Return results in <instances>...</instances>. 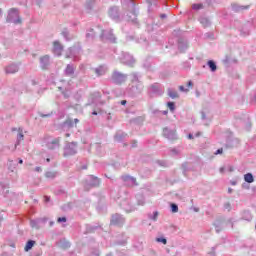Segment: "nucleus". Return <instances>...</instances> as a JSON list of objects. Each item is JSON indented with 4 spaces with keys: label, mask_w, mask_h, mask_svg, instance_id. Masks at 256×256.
Here are the masks:
<instances>
[{
    "label": "nucleus",
    "mask_w": 256,
    "mask_h": 256,
    "mask_svg": "<svg viewBox=\"0 0 256 256\" xmlns=\"http://www.w3.org/2000/svg\"><path fill=\"white\" fill-rule=\"evenodd\" d=\"M92 114L97 115V112H93Z\"/></svg>",
    "instance_id": "c03bdc74"
},
{
    "label": "nucleus",
    "mask_w": 256,
    "mask_h": 256,
    "mask_svg": "<svg viewBox=\"0 0 256 256\" xmlns=\"http://www.w3.org/2000/svg\"><path fill=\"white\" fill-rule=\"evenodd\" d=\"M223 153V148H220L218 149L216 152H215V155H221Z\"/></svg>",
    "instance_id": "a878e982"
},
{
    "label": "nucleus",
    "mask_w": 256,
    "mask_h": 256,
    "mask_svg": "<svg viewBox=\"0 0 256 256\" xmlns=\"http://www.w3.org/2000/svg\"><path fill=\"white\" fill-rule=\"evenodd\" d=\"M188 87H193V82L192 81L188 82Z\"/></svg>",
    "instance_id": "7c9ffc66"
},
{
    "label": "nucleus",
    "mask_w": 256,
    "mask_h": 256,
    "mask_svg": "<svg viewBox=\"0 0 256 256\" xmlns=\"http://www.w3.org/2000/svg\"><path fill=\"white\" fill-rule=\"evenodd\" d=\"M189 139H193V135L192 134H189Z\"/></svg>",
    "instance_id": "58836bf2"
},
{
    "label": "nucleus",
    "mask_w": 256,
    "mask_h": 256,
    "mask_svg": "<svg viewBox=\"0 0 256 256\" xmlns=\"http://www.w3.org/2000/svg\"><path fill=\"white\" fill-rule=\"evenodd\" d=\"M163 134L168 139H175V132H173V131L169 132V129H164Z\"/></svg>",
    "instance_id": "1a4fd4ad"
},
{
    "label": "nucleus",
    "mask_w": 256,
    "mask_h": 256,
    "mask_svg": "<svg viewBox=\"0 0 256 256\" xmlns=\"http://www.w3.org/2000/svg\"><path fill=\"white\" fill-rule=\"evenodd\" d=\"M65 137H70V134H69V133H67V134L65 135Z\"/></svg>",
    "instance_id": "a19ab883"
},
{
    "label": "nucleus",
    "mask_w": 256,
    "mask_h": 256,
    "mask_svg": "<svg viewBox=\"0 0 256 256\" xmlns=\"http://www.w3.org/2000/svg\"><path fill=\"white\" fill-rule=\"evenodd\" d=\"M168 108L170 109V111H175V103L173 102H168Z\"/></svg>",
    "instance_id": "4be33fe9"
},
{
    "label": "nucleus",
    "mask_w": 256,
    "mask_h": 256,
    "mask_svg": "<svg viewBox=\"0 0 256 256\" xmlns=\"http://www.w3.org/2000/svg\"><path fill=\"white\" fill-rule=\"evenodd\" d=\"M32 227H35V221H31Z\"/></svg>",
    "instance_id": "72a5a7b5"
},
{
    "label": "nucleus",
    "mask_w": 256,
    "mask_h": 256,
    "mask_svg": "<svg viewBox=\"0 0 256 256\" xmlns=\"http://www.w3.org/2000/svg\"><path fill=\"white\" fill-rule=\"evenodd\" d=\"M45 201L49 202V197L45 196Z\"/></svg>",
    "instance_id": "e433bc0d"
},
{
    "label": "nucleus",
    "mask_w": 256,
    "mask_h": 256,
    "mask_svg": "<svg viewBox=\"0 0 256 256\" xmlns=\"http://www.w3.org/2000/svg\"><path fill=\"white\" fill-rule=\"evenodd\" d=\"M40 63L42 65V69H47V65H49V55L41 57Z\"/></svg>",
    "instance_id": "6e6552de"
},
{
    "label": "nucleus",
    "mask_w": 256,
    "mask_h": 256,
    "mask_svg": "<svg viewBox=\"0 0 256 256\" xmlns=\"http://www.w3.org/2000/svg\"><path fill=\"white\" fill-rule=\"evenodd\" d=\"M23 139H25V136L23 135V129L19 128L18 135H17V145H19V143H21V141H23Z\"/></svg>",
    "instance_id": "9d476101"
},
{
    "label": "nucleus",
    "mask_w": 256,
    "mask_h": 256,
    "mask_svg": "<svg viewBox=\"0 0 256 256\" xmlns=\"http://www.w3.org/2000/svg\"><path fill=\"white\" fill-rule=\"evenodd\" d=\"M228 193H233V190L231 188H229Z\"/></svg>",
    "instance_id": "c9c22d12"
},
{
    "label": "nucleus",
    "mask_w": 256,
    "mask_h": 256,
    "mask_svg": "<svg viewBox=\"0 0 256 256\" xmlns=\"http://www.w3.org/2000/svg\"><path fill=\"white\" fill-rule=\"evenodd\" d=\"M48 149H57L59 147V138H54L47 142Z\"/></svg>",
    "instance_id": "423d86ee"
},
{
    "label": "nucleus",
    "mask_w": 256,
    "mask_h": 256,
    "mask_svg": "<svg viewBox=\"0 0 256 256\" xmlns=\"http://www.w3.org/2000/svg\"><path fill=\"white\" fill-rule=\"evenodd\" d=\"M62 52H63V46L61 45V43H59V41H55L53 43V53L58 57H60Z\"/></svg>",
    "instance_id": "20e7f679"
},
{
    "label": "nucleus",
    "mask_w": 256,
    "mask_h": 256,
    "mask_svg": "<svg viewBox=\"0 0 256 256\" xmlns=\"http://www.w3.org/2000/svg\"><path fill=\"white\" fill-rule=\"evenodd\" d=\"M73 73H75V68H73L72 65H67L65 74L68 76H71V75H73Z\"/></svg>",
    "instance_id": "ddd939ff"
},
{
    "label": "nucleus",
    "mask_w": 256,
    "mask_h": 256,
    "mask_svg": "<svg viewBox=\"0 0 256 256\" xmlns=\"http://www.w3.org/2000/svg\"><path fill=\"white\" fill-rule=\"evenodd\" d=\"M45 176L47 179H55L57 177V172H46Z\"/></svg>",
    "instance_id": "a211bd4d"
},
{
    "label": "nucleus",
    "mask_w": 256,
    "mask_h": 256,
    "mask_svg": "<svg viewBox=\"0 0 256 256\" xmlns=\"http://www.w3.org/2000/svg\"><path fill=\"white\" fill-rule=\"evenodd\" d=\"M58 223H67V218H65V217H60V218H58Z\"/></svg>",
    "instance_id": "393cba45"
},
{
    "label": "nucleus",
    "mask_w": 256,
    "mask_h": 256,
    "mask_svg": "<svg viewBox=\"0 0 256 256\" xmlns=\"http://www.w3.org/2000/svg\"><path fill=\"white\" fill-rule=\"evenodd\" d=\"M91 179L93 180L92 186L97 187L99 185V178L92 176Z\"/></svg>",
    "instance_id": "6ab92c4d"
},
{
    "label": "nucleus",
    "mask_w": 256,
    "mask_h": 256,
    "mask_svg": "<svg viewBox=\"0 0 256 256\" xmlns=\"http://www.w3.org/2000/svg\"><path fill=\"white\" fill-rule=\"evenodd\" d=\"M112 79L114 83H123V81H125V75L119 72H114L112 75Z\"/></svg>",
    "instance_id": "39448f33"
},
{
    "label": "nucleus",
    "mask_w": 256,
    "mask_h": 256,
    "mask_svg": "<svg viewBox=\"0 0 256 256\" xmlns=\"http://www.w3.org/2000/svg\"><path fill=\"white\" fill-rule=\"evenodd\" d=\"M69 51H70V53H73V48H70V50H69Z\"/></svg>",
    "instance_id": "ea45409f"
},
{
    "label": "nucleus",
    "mask_w": 256,
    "mask_h": 256,
    "mask_svg": "<svg viewBox=\"0 0 256 256\" xmlns=\"http://www.w3.org/2000/svg\"><path fill=\"white\" fill-rule=\"evenodd\" d=\"M66 57H72V55H67Z\"/></svg>",
    "instance_id": "a18cd8bd"
},
{
    "label": "nucleus",
    "mask_w": 256,
    "mask_h": 256,
    "mask_svg": "<svg viewBox=\"0 0 256 256\" xmlns=\"http://www.w3.org/2000/svg\"><path fill=\"white\" fill-rule=\"evenodd\" d=\"M220 173H225V167L220 168Z\"/></svg>",
    "instance_id": "c756f323"
},
{
    "label": "nucleus",
    "mask_w": 256,
    "mask_h": 256,
    "mask_svg": "<svg viewBox=\"0 0 256 256\" xmlns=\"http://www.w3.org/2000/svg\"><path fill=\"white\" fill-rule=\"evenodd\" d=\"M235 11H243L245 9H249V6H238V7H234Z\"/></svg>",
    "instance_id": "412c9836"
},
{
    "label": "nucleus",
    "mask_w": 256,
    "mask_h": 256,
    "mask_svg": "<svg viewBox=\"0 0 256 256\" xmlns=\"http://www.w3.org/2000/svg\"><path fill=\"white\" fill-rule=\"evenodd\" d=\"M192 9L199 11V9H203V4H193Z\"/></svg>",
    "instance_id": "aec40b11"
},
{
    "label": "nucleus",
    "mask_w": 256,
    "mask_h": 256,
    "mask_svg": "<svg viewBox=\"0 0 256 256\" xmlns=\"http://www.w3.org/2000/svg\"><path fill=\"white\" fill-rule=\"evenodd\" d=\"M75 153H77V144L74 142L67 144L64 149L65 157H67V155H75Z\"/></svg>",
    "instance_id": "f03ea898"
},
{
    "label": "nucleus",
    "mask_w": 256,
    "mask_h": 256,
    "mask_svg": "<svg viewBox=\"0 0 256 256\" xmlns=\"http://www.w3.org/2000/svg\"><path fill=\"white\" fill-rule=\"evenodd\" d=\"M35 171H37V172L41 171V167H36Z\"/></svg>",
    "instance_id": "2f4dec72"
},
{
    "label": "nucleus",
    "mask_w": 256,
    "mask_h": 256,
    "mask_svg": "<svg viewBox=\"0 0 256 256\" xmlns=\"http://www.w3.org/2000/svg\"><path fill=\"white\" fill-rule=\"evenodd\" d=\"M74 123H79V119H74Z\"/></svg>",
    "instance_id": "f704fd0d"
},
{
    "label": "nucleus",
    "mask_w": 256,
    "mask_h": 256,
    "mask_svg": "<svg viewBox=\"0 0 256 256\" xmlns=\"http://www.w3.org/2000/svg\"><path fill=\"white\" fill-rule=\"evenodd\" d=\"M172 213H177L179 211V207L176 204L171 205Z\"/></svg>",
    "instance_id": "5701e85b"
},
{
    "label": "nucleus",
    "mask_w": 256,
    "mask_h": 256,
    "mask_svg": "<svg viewBox=\"0 0 256 256\" xmlns=\"http://www.w3.org/2000/svg\"><path fill=\"white\" fill-rule=\"evenodd\" d=\"M33 245H35V241L33 240L28 241L25 246V251H30V249H33Z\"/></svg>",
    "instance_id": "dca6fc26"
},
{
    "label": "nucleus",
    "mask_w": 256,
    "mask_h": 256,
    "mask_svg": "<svg viewBox=\"0 0 256 256\" xmlns=\"http://www.w3.org/2000/svg\"><path fill=\"white\" fill-rule=\"evenodd\" d=\"M125 223V219L122 218L119 214H114L111 219V225H117L118 227H121Z\"/></svg>",
    "instance_id": "7ed1b4c3"
},
{
    "label": "nucleus",
    "mask_w": 256,
    "mask_h": 256,
    "mask_svg": "<svg viewBox=\"0 0 256 256\" xmlns=\"http://www.w3.org/2000/svg\"><path fill=\"white\" fill-rule=\"evenodd\" d=\"M244 181H246V183H253V181H255V179L253 178V174L251 173L245 174Z\"/></svg>",
    "instance_id": "f8f14e48"
},
{
    "label": "nucleus",
    "mask_w": 256,
    "mask_h": 256,
    "mask_svg": "<svg viewBox=\"0 0 256 256\" xmlns=\"http://www.w3.org/2000/svg\"><path fill=\"white\" fill-rule=\"evenodd\" d=\"M162 17H165V15H162Z\"/></svg>",
    "instance_id": "de8ad7c7"
},
{
    "label": "nucleus",
    "mask_w": 256,
    "mask_h": 256,
    "mask_svg": "<svg viewBox=\"0 0 256 256\" xmlns=\"http://www.w3.org/2000/svg\"><path fill=\"white\" fill-rule=\"evenodd\" d=\"M123 181H130L132 185H137V180L131 176H122Z\"/></svg>",
    "instance_id": "2eb2a0df"
},
{
    "label": "nucleus",
    "mask_w": 256,
    "mask_h": 256,
    "mask_svg": "<svg viewBox=\"0 0 256 256\" xmlns=\"http://www.w3.org/2000/svg\"><path fill=\"white\" fill-rule=\"evenodd\" d=\"M17 71H19V66H17L16 64H12L6 67V73H17Z\"/></svg>",
    "instance_id": "0eeeda50"
},
{
    "label": "nucleus",
    "mask_w": 256,
    "mask_h": 256,
    "mask_svg": "<svg viewBox=\"0 0 256 256\" xmlns=\"http://www.w3.org/2000/svg\"><path fill=\"white\" fill-rule=\"evenodd\" d=\"M156 241L158 243H163V245H167V239L165 238H157Z\"/></svg>",
    "instance_id": "b1692460"
},
{
    "label": "nucleus",
    "mask_w": 256,
    "mask_h": 256,
    "mask_svg": "<svg viewBox=\"0 0 256 256\" xmlns=\"http://www.w3.org/2000/svg\"><path fill=\"white\" fill-rule=\"evenodd\" d=\"M46 161L49 163V161H51V159L47 158Z\"/></svg>",
    "instance_id": "79ce46f5"
},
{
    "label": "nucleus",
    "mask_w": 256,
    "mask_h": 256,
    "mask_svg": "<svg viewBox=\"0 0 256 256\" xmlns=\"http://www.w3.org/2000/svg\"><path fill=\"white\" fill-rule=\"evenodd\" d=\"M157 217H159V212H154L153 220L157 221Z\"/></svg>",
    "instance_id": "bb28decb"
},
{
    "label": "nucleus",
    "mask_w": 256,
    "mask_h": 256,
    "mask_svg": "<svg viewBox=\"0 0 256 256\" xmlns=\"http://www.w3.org/2000/svg\"><path fill=\"white\" fill-rule=\"evenodd\" d=\"M168 95L171 97V99H177L179 97V94H177V91L173 89H168Z\"/></svg>",
    "instance_id": "4468645a"
},
{
    "label": "nucleus",
    "mask_w": 256,
    "mask_h": 256,
    "mask_svg": "<svg viewBox=\"0 0 256 256\" xmlns=\"http://www.w3.org/2000/svg\"><path fill=\"white\" fill-rule=\"evenodd\" d=\"M19 163H20V165H22L23 161H22V160H19Z\"/></svg>",
    "instance_id": "37998d69"
},
{
    "label": "nucleus",
    "mask_w": 256,
    "mask_h": 256,
    "mask_svg": "<svg viewBox=\"0 0 256 256\" xmlns=\"http://www.w3.org/2000/svg\"><path fill=\"white\" fill-rule=\"evenodd\" d=\"M42 117H47V115H42Z\"/></svg>",
    "instance_id": "49530a36"
},
{
    "label": "nucleus",
    "mask_w": 256,
    "mask_h": 256,
    "mask_svg": "<svg viewBox=\"0 0 256 256\" xmlns=\"http://www.w3.org/2000/svg\"><path fill=\"white\" fill-rule=\"evenodd\" d=\"M7 22L14 23L15 25H19V23H21V17L19 16V10L17 8H11L9 10Z\"/></svg>",
    "instance_id": "f257e3e1"
},
{
    "label": "nucleus",
    "mask_w": 256,
    "mask_h": 256,
    "mask_svg": "<svg viewBox=\"0 0 256 256\" xmlns=\"http://www.w3.org/2000/svg\"><path fill=\"white\" fill-rule=\"evenodd\" d=\"M113 11H116V9H115V8H112V9L110 10V13H113Z\"/></svg>",
    "instance_id": "4c0bfd02"
},
{
    "label": "nucleus",
    "mask_w": 256,
    "mask_h": 256,
    "mask_svg": "<svg viewBox=\"0 0 256 256\" xmlns=\"http://www.w3.org/2000/svg\"><path fill=\"white\" fill-rule=\"evenodd\" d=\"M121 105H127V100H122Z\"/></svg>",
    "instance_id": "c85d7f7f"
},
{
    "label": "nucleus",
    "mask_w": 256,
    "mask_h": 256,
    "mask_svg": "<svg viewBox=\"0 0 256 256\" xmlns=\"http://www.w3.org/2000/svg\"><path fill=\"white\" fill-rule=\"evenodd\" d=\"M179 90L180 91H185L187 93V91H189V89H185L184 86H179Z\"/></svg>",
    "instance_id": "cd10ccee"
},
{
    "label": "nucleus",
    "mask_w": 256,
    "mask_h": 256,
    "mask_svg": "<svg viewBox=\"0 0 256 256\" xmlns=\"http://www.w3.org/2000/svg\"><path fill=\"white\" fill-rule=\"evenodd\" d=\"M228 171H230V173L233 172V167L230 166Z\"/></svg>",
    "instance_id": "473e14b6"
},
{
    "label": "nucleus",
    "mask_w": 256,
    "mask_h": 256,
    "mask_svg": "<svg viewBox=\"0 0 256 256\" xmlns=\"http://www.w3.org/2000/svg\"><path fill=\"white\" fill-rule=\"evenodd\" d=\"M208 66L210 67L211 71H217V65L215 64V62H213V60L208 61Z\"/></svg>",
    "instance_id": "f3484780"
},
{
    "label": "nucleus",
    "mask_w": 256,
    "mask_h": 256,
    "mask_svg": "<svg viewBox=\"0 0 256 256\" xmlns=\"http://www.w3.org/2000/svg\"><path fill=\"white\" fill-rule=\"evenodd\" d=\"M107 69H105V67L100 66L99 68L95 69V73L97 74L98 77H100V75H105Z\"/></svg>",
    "instance_id": "9b49d317"
}]
</instances>
